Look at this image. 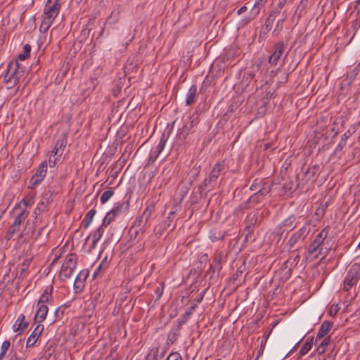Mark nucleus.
Returning <instances> with one entry per match:
<instances>
[{"label": "nucleus", "mask_w": 360, "mask_h": 360, "mask_svg": "<svg viewBox=\"0 0 360 360\" xmlns=\"http://www.w3.org/2000/svg\"><path fill=\"white\" fill-rule=\"evenodd\" d=\"M328 232L329 227L326 226L316 236L307 248V253L309 256H313L314 259H317L319 256H322V259L325 257L330 250L328 244L325 243Z\"/></svg>", "instance_id": "1"}, {"label": "nucleus", "mask_w": 360, "mask_h": 360, "mask_svg": "<svg viewBox=\"0 0 360 360\" xmlns=\"http://www.w3.org/2000/svg\"><path fill=\"white\" fill-rule=\"evenodd\" d=\"M310 232V223L307 222L304 226L294 232L288 239L287 245L289 250H294L296 245L304 240Z\"/></svg>", "instance_id": "2"}, {"label": "nucleus", "mask_w": 360, "mask_h": 360, "mask_svg": "<svg viewBox=\"0 0 360 360\" xmlns=\"http://www.w3.org/2000/svg\"><path fill=\"white\" fill-rule=\"evenodd\" d=\"M360 279V265L354 264L348 270L344 280L343 289L349 291L354 285H356Z\"/></svg>", "instance_id": "3"}, {"label": "nucleus", "mask_w": 360, "mask_h": 360, "mask_svg": "<svg viewBox=\"0 0 360 360\" xmlns=\"http://www.w3.org/2000/svg\"><path fill=\"white\" fill-rule=\"evenodd\" d=\"M77 264V256L75 254H69L65 258V261L63 264L60 271L59 273V277L61 280H66L69 278Z\"/></svg>", "instance_id": "4"}, {"label": "nucleus", "mask_w": 360, "mask_h": 360, "mask_svg": "<svg viewBox=\"0 0 360 360\" xmlns=\"http://www.w3.org/2000/svg\"><path fill=\"white\" fill-rule=\"evenodd\" d=\"M47 162H43L37 169L34 175L30 180L29 188H34L44 179L46 174Z\"/></svg>", "instance_id": "5"}, {"label": "nucleus", "mask_w": 360, "mask_h": 360, "mask_svg": "<svg viewBox=\"0 0 360 360\" xmlns=\"http://www.w3.org/2000/svg\"><path fill=\"white\" fill-rule=\"evenodd\" d=\"M29 205V202L27 200H22L20 202L17 203L14 208L13 212H16L18 210L21 209L20 212L17 214L15 219L14 220V224L20 226L21 223L27 218L28 216V212L27 211V208Z\"/></svg>", "instance_id": "6"}, {"label": "nucleus", "mask_w": 360, "mask_h": 360, "mask_svg": "<svg viewBox=\"0 0 360 360\" xmlns=\"http://www.w3.org/2000/svg\"><path fill=\"white\" fill-rule=\"evenodd\" d=\"M174 217L175 212L171 211L167 219L155 228V235L157 236L160 237L165 231L167 229L172 231L175 228V224H172Z\"/></svg>", "instance_id": "7"}, {"label": "nucleus", "mask_w": 360, "mask_h": 360, "mask_svg": "<svg viewBox=\"0 0 360 360\" xmlns=\"http://www.w3.org/2000/svg\"><path fill=\"white\" fill-rule=\"evenodd\" d=\"M22 72L19 70L18 62L10 63L8 66V70L5 79L7 82L13 81L14 84H16L19 81L20 76L22 75Z\"/></svg>", "instance_id": "8"}, {"label": "nucleus", "mask_w": 360, "mask_h": 360, "mask_svg": "<svg viewBox=\"0 0 360 360\" xmlns=\"http://www.w3.org/2000/svg\"><path fill=\"white\" fill-rule=\"evenodd\" d=\"M199 122L198 115L196 113L193 114L189 117V122L185 123L179 133V138L184 140L189 134L191 129Z\"/></svg>", "instance_id": "9"}, {"label": "nucleus", "mask_w": 360, "mask_h": 360, "mask_svg": "<svg viewBox=\"0 0 360 360\" xmlns=\"http://www.w3.org/2000/svg\"><path fill=\"white\" fill-rule=\"evenodd\" d=\"M60 8V4L57 1L48 0L44 9V15L53 20L58 15Z\"/></svg>", "instance_id": "10"}, {"label": "nucleus", "mask_w": 360, "mask_h": 360, "mask_svg": "<svg viewBox=\"0 0 360 360\" xmlns=\"http://www.w3.org/2000/svg\"><path fill=\"white\" fill-rule=\"evenodd\" d=\"M274 49V52L269 58V63L271 65H276L285 50L284 43L283 41L276 43Z\"/></svg>", "instance_id": "11"}, {"label": "nucleus", "mask_w": 360, "mask_h": 360, "mask_svg": "<svg viewBox=\"0 0 360 360\" xmlns=\"http://www.w3.org/2000/svg\"><path fill=\"white\" fill-rule=\"evenodd\" d=\"M166 141H167V137L165 136V134H162L156 148L154 150L151 151L150 156L148 158V160L147 165L153 164L156 160V159L158 158L159 155L161 153V152L164 149Z\"/></svg>", "instance_id": "12"}, {"label": "nucleus", "mask_w": 360, "mask_h": 360, "mask_svg": "<svg viewBox=\"0 0 360 360\" xmlns=\"http://www.w3.org/2000/svg\"><path fill=\"white\" fill-rule=\"evenodd\" d=\"M154 210H155V205L153 204H150L144 210L143 212L139 217V219L137 222V226H139L140 229H143L146 226Z\"/></svg>", "instance_id": "13"}, {"label": "nucleus", "mask_w": 360, "mask_h": 360, "mask_svg": "<svg viewBox=\"0 0 360 360\" xmlns=\"http://www.w3.org/2000/svg\"><path fill=\"white\" fill-rule=\"evenodd\" d=\"M89 276L87 269L82 270L76 276L74 282V288L76 292L82 291L84 287V282Z\"/></svg>", "instance_id": "14"}, {"label": "nucleus", "mask_w": 360, "mask_h": 360, "mask_svg": "<svg viewBox=\"0 0 360 360\" xmlns=\"http://www.w3.org/2000/svg\"><path fill=\"white\" fill-rule=\"evenodd\" d=\"M43 330H44L43 325H38L36 326V328L32 331V333L29 336V338L27 340V342H26L27 347H32L36 343L37 339L39 338V337L41 335Z\"/></svg>", "instance_id": "15"}, {"label": "nucleus", "mask_w": 360, "mask_h": 360, "mask_svg": "<svg viewBox=\"0 0 360 360\" xmlns=\"http://www.w3.org/2000/svg\"><path fill=\"white\" fill-rule=\"evenodd\" d=\"M66 145H67V135H66V134L63 133L60 135V138L56 143V145H55L54 148L52 150V152L54 153L55 154L58 153V156H61Z\"/></svg>", "instance_id": "16"}, {"label": "nucleus", "mask_w": 360, "mask_h": 360, "mask_svg": "<svg viewBox=\"0 0 360 360\" xmlns=\"http://www.w3.org/2000/svg\"><path fill=\"white\" fill-rule=\"evenodd\" d=\"M217 185V180L213 179L210 176L205 178L203 182L199 186V190L200 194L204 191H210Z\"/></svg>", "instance_id": "17"}, {"label": "nucleus", "mask_w": 360, "mask_h": 360, "mask_svg": "<svg viewBox=\"0 0 360 360\" xmlns=\"http://www.w3.org/2000/svg\"><path fill=\"white\" fill-rule=\"evenodd\" d=\"M37 307L38 309L34 317V321L37 323H41L47 316L49 308L47 304H37Z\"/></svg>", "instance_id": "18"}, {"label": "nucleus", "mask_w": 360, "mask_h": 360, "mask_svg": "<svg viewBox=\"0 0 360 360\" xmlns=\"http://www.w3.org/2000/svg\"><path fill=\"white\" fill-rule=\"evenodd\" d=\"M333 326V323L329 321H325L319 328L318 331L316 338V343L318 340L322 339L325 337V335L331 330Z\"/></svg>", "instance_id": "19"}, {"label": "nucleus", "mask_w": 360, "mask_h": 360, "mask_svg": "<svg viewBox=\"0 0 360 360\" xmlns=\"http://www.w3.org/2000/svg\"><path fill=\"white\" fill-rule=\"evenodd\" d=\"M283 228L284 229V231H286V233H289L290 231L295 229L297 226V222L296 221V217L293 215L290 216L285 220H283L281 223H280Z\"/></svg>", "instance_id": "20"}, {"label": "nucleus", "mask_w": 360, "mask_h": 360, "mask_svg": "<svg viewBox=\"0 0 360 360\" xmlns=\"http://www.w3.org/2000/svg\"><path fill=\"white\" fill-rule=\"evenodd\" d=\"M34 226H30L29 221H27L26 227L24 229V235L27 236V238H32L34 240H37L39 236L41 234L44 228H41L37 234L35 236L34 234Z\"/></svg>", "instance_id": "21"}, {"label": "nucleus", "mask_w": 360, "mask_h": 360, "mask_svg": "<svg viewBox=\"0 0 360 360\" xmlns=\"http://www.w3.org/2000/svg\"><path fill=\"white\" fill-rule=\"evenodd\" d=\"M25 316L23 314H20L15 324L13 326V330L15 332H18L19 330H22L28 326V322L25 321Z\"/></svg>", "instance_id": "22"}, {"label": "nucleus", "mask_w": 360, "mask_h": 360, "mask_svg": "<svg viewBox=\"0 0 360 360\" xmlns=\"http://www.w3.org/2000/svg\"><path fill=\"white\" fill-rule=\"evenodd\" d=\"M224 169H225L224 163L223 162H217L212 167L209 176H210L213 179H215L216 180H218L219 175L221 174L222 172L224 171Z\"/></svg>", "instance_id": "23"}, {"label": "nucleus", "mask_w": 360, "mask_h": 360, "mask_svg": "<svg viewBox=\"0 0 360 360\" xmlns=\"http://www.w3.org/2000/svg\"><path fill=\"white\" fill-rule=\"evenodd\" d=\"M222 259V255L221 253L215 255L213 259L212 262L210 264V269L208 273L214 274L216 271L220 270L221 269V262Z\"/></svg>", "instance_id": "24"}, {"label": "nucleus", "mask_w": 360, "mask_h": 360, "mask_svg": "<svg viewBox=\"0 0 360 360\" xmlns=\"http://www.w3.org/2000/svg\"><path fill=\"white\" fill-rule=\"evenodd\" d=\"M197 96V86L195 85H192L186 95V104L187 105H191L195 102Z\"/></svg>", "instance_id": "25"}, {"label": "nucleus", "mask_w": 360, "mask_h": 360, "mask_svg": "<svg viewBox=\"0 0 360 360\" xmlns=\"http://www.w3.org/2000/svg\"><path fill=\"white\" fill-rule=\"evenodd\" d=\"M262 198L263 196L258 193V191L255 192L245 202V205H244V208H250L252 206L255 205L262 200Z\"/></svg>", "instance_id": "26"}, {"label": "nucleus", "mask_w": 360, "mask_h": 360, "mask_svg": "<svg viewBox=\"0 0 360 360\" xmlns=\"http://www.w3.org/2000/svg\"><path fill=\"white\" fill-rule=\"evenodd\" d=\"M302 169L304 172V176L308 178V180H310L319 172L320 166L314 165L311 167H307V169L303 166Z\"/></svg>", "instance_id": "27"}, {"label": "nucleus", "mask_w": 360, "mask_h": 360, "mask_svg": "<svg viewBox=\"0 0 360 360\" xmlns=\"http://www.w3.org/2000/svg\"><path fill=\"white\" fill-rule=\"evenodd\" d=\"M271 187L272 184L266 181L265 179H264L261 189L259 188V191H258V193H259L264 197L271 191Z\"/></svg>", "instance_id": "28"}, {"label": "nucleus", "mask_w": 360, "mask_h": 360, "mask_svg": "<svg viewBox=\"0 0 360 360\" xmlns=\"http://www.w3.org/2000/svg\"><path fill=\"white\" fill-rule=\"evenodd\" d=\"M96 214V210L94 209L91 210L84 217L83 221H82V225L84 229L88 228L89 224H91L92 219Z\"/></svg>", "instance_id": "29"}, {"label": "nucleus", "mask_w": 360, "mask_h": 360, "mask_svg": "<svg viewBox=\"0 0 360 360\" xmlns=\"http://www.w3.org/2000/svg\"><path fill=\"white\" fill-rule=\"evenodd\" d=\"M20 229V226L15 224H13L11 227L8 229L5 235V239L9 240L11 239L13 236Z\"/></svg>", "instance_id": "30"}, {"label": "nucleus", "mask_w": 360, "mask_h": 360, "mask_svg": "<svg viewBox=\"0 0 360 360\" xmlns=\"http://www.w3.org/2000/svg\"><path fill=\"white\" fill-rule=\"evenodd\" d=\"M53 21V19L44 16V18L41 22V24L40 25L39 30L41 32H46L48 30V29L49 28V27Z\"/></svg>", "instance_id": "31"}, {"label": "nucleus", "mask_w": 360, "mask_h": 360, "mask_svg": "<svg viewBox=\"0 0 360 360\" xmlns=\"http://www.w3.org/2000/svg\"><path fill=\"white\" fill-rule=\"evenodd\" d=\"M259 211H255L253 214H249L247 217V224L251 226H255L259 219Z\"/></svg>", "instance_id": "32"}, {"label": "nucleus", "mask_w": 360, "mask_h": 360, "mask_svg": "<svg viewBox=\"0 0 360 360\" xmlns=\"http://www.w3.org/2000/svg\"><path fill=\"white\" fill-rule=\"evenodd\" d=\"M312 345H313V338H311L310 340H307L300 350V356L305 355L311 349Z\"/></svg>", "instance_id": "33"}, {"label": "nucleus", "mask_w": 360, "mask_h": 360, "mask_svg": "<svg viewBox=\"0 0 360 360\" xmlns=\"http://www.w3.org/2000/svg\"><path fill=\"white\" fill-rule=\"evenodd\" d=\"M31 51V46L30 44H25L23 46V53L18 55V59L24 60L30 56Z\"/></svg>", "instance_id": "34"}, {"label": "nucleus", "mask_w": 360, "mask_h": 360, "mask_svg": "<svg viewBox=\"0 0 360 360\" xmlns=\"http://www.w3.org/2000/svg\"><path fill=\"white\" fill-rule=\"evenodd\" d=\"M329 343H330V337L325 338L321 341V342L320 343L319 347H317L318 353L319 354H323L326 351V347L329 345Z\"/></svg>", "instance_id": "35"}, {"label": "nucleus", "mask_w": 360, "mask_h": 360, "mask_svg": "<svg viewBox=\"0 0 360 360\" xmlns=\"http://www.w3.org/2000/svg\"><path fill=\"white\" fill-rule=\"evenodd\" d=\"M263 179H255L252 185L250 186V189L252 191H259V188L261 189V187H262V181H263Z\"/></svg>", "instance_id": "36"}, {"label": "nucleus", "mask_w": 360, "mask_h": 360, "mask_svg": "<svg viewBox=\"0 0 360 360\" xmlns=\"http://www.w3.org/2000/svg\"><path fill=\"white\" fill-rule=\"evenodd\" d=\"M284 233H286V231H284V229L281 224L277 225L273 231V234L278 238V241L281 239Z\"/></svg>", "instance_id": "37"}, {"label": "nucleus", "mask_w": 360, "mask_h": 360, "mask_svg": "<svg viewBox=\"0 0 360 360\" xmlns=\"http://www.w3.org/2000/svg\"><path fill=\"white\" fill-rule=\"evenodd\" d=\"M60 156H58V154H55L54 153H53L51 151V153L49 156V160H48V162H47V165H49V166L50 167H55V165H56V163L58 162V158Z\"/></svg>", "instance_id": "38"}, {"label": "nucleus", "mask_w": 360, "mask_h": 360, "mask_svg": "<svg viewBox=\"0 0 360 360\" xmlns=\"http://www.w3.org/2000/svg\"><path fill=\"white\" fill-rule=\"evenodd\" d=\"M254 231V226L247 224L243 233L245 241H248L249 237L252 235Z\"/></svg>", "instance_id": "39"}, {"label": "nucleus", "mask_w": 360, "mask_h": 360, "mask_svg": "<svg viewBox=\"0 0 360 360\" xmlns=\"http://www.w3.org/2000/svg\"><path fill=\"white\" fill-rule=\"evenodd\" d=\"M115 217L116 215L111 211L108 212L103 221L102 226H107L111 221L114 220Z\"/></svg>", "instance_id": "40"}, {"label": "nucleus", "mask_w": 360, "mask_h": 360, "mask_svg": "<svg viewBox=\"0 0 360 360\" xmlns=\"http://www.w3.org/2000/svg\"><path fill=\"white\" fill-rule=\"evenodd\" d=\"M114 192L112 190H108L103 192L101 196V202L102 203H105L110 197L112 196Z\"/></svg>", "instance_id": "41"}, {"label": "nucleus", "mask_w": 360, "mask_h": 360, "mask_svg": "<svg viewBox=\"0 0 360 360\" xmlns=\"http://www.w3.org/2000/svg\"><path fill=\"white\" fill-rule=\"evenodd\" d=\"M299 261H300V255H297L294 258H289L285 262V268H288V267L290 268L294 264V263L296 265L299 262Z\"/></svg>", "instance_id": "42"}, {"label": "nucleus", "mask_w": 360, "mask_h": 360, "mask_svg": "<svg viewBox=\"0 0 360 360\" xmlns=\"http://www.w3.org/2000/svg\"><path fill=\"white\" fill-rule=\"evenodd\" d=\"M51 297L42 294L37 304H51Z\"/></svg>", "instance_id": "43"}, {"label": "nucleus", "mask_w": 360, "mask_h": 360, "mask_svg": "<svg viewBox=\"0 0 360 360\" xmlns=\"http://www.w3.org/2000/svg\"><path fill=\"white\" fill-rule=\"evenodd\" d=\"M124 205V202H117L114 207L110 211L117 216V214L122 212V210L123 209Z\"/></svg>", "instance_id": "44"}, {"label": "nucleus", "mask_w": 360, "mask_h": 360, "mask_svg": "<svg viewBox=\"0 0 360 360\" xmlns=\"http://www.w3.org/2000/svg\"><path fill=\"white\" fill-rule=\"evenodd\" d=\"M103 226H101L100 227H98L94 232V233L93 234V238L94 239H96V240H99L100 238H101L103 233Z\"/></svg>", "instance_id": "45"}, {"label": "nucleus", "mask_w": 360, "mask_h": 360, "mask_svg": "<svg viewBox=\"0 0 360 360\" xmlns=\"http://www.w3.org/2000/svg\"><path fill=\"white\" fill-rule=\"evenodd\" d=\"M151 352L153 353V356H151V353H149L146 360H158V348L153 349Z\"/></svg>", "instance_id": "46"}, {"label": "nucleus", "mask_w": 360, "mask_h": 360, "mask_svg": "<svg viewBox=\"0 0 360 360\" xmlns=\"http://www.w3.org/2000/svg\"><path fill=\"white\" fill-rule=\"evenodd\" d=\"M166 360H182V358L179 353L175 352H172L167 356Z\"/></svg>", "instance_id": "47"}, {"label": "nucleus", "mask_w": 360, "mask_h": 360, "mask_svg": "<svg viewBox=\"0 0 360 360\" xmlns=\"http://www.w3.org/2000/svg\"><path fill=\"white\" fill-rule=\"evenodd\" d=\"M11 346V343L8 340H6L4 342H3L2 345H1V352L3 353L4 354H6L7 350L8 349V348L10 347Z\"/></svg>", "instance_id": "48"}, {"label": "nucleus", "mask_w": 360, "mask_h": 360, "mask_svg": "<svg viewBox=\"0 0 360 360\" xmlns=\"http://www.w3.org/2000/svg\"><path fill=\"white\" fill-rule=\"evenodd\" d=\"M60 307L57 308L54 311V316L52 317L51 316H49V320L50 321L51 323H53L56 321L57 319L59 317V312H60Z\"/></svg>", "instance_id": "49"}, {"label": "nucleus", "mask_w": 360, "mask_h": 360, "mask_svg": "<svg viewBox=\"0 0 360 360\" xmlns=\"http://www.w3.org/2000/svg\"><path fill=\"white\" fill-rule=\"evenodd\" d=\"M47 204H48L47 201H44V200L40 201L37 204V206L36 207L37 208V211L43 212L45 210V208L46 207Z\"/></svg>", "instance_id": "50"}, {"label": "nucleus", "mask_w": 360, "mask_h": 360, "mask_svg": "<svg viewBox=\"0 0 360 360\" xmlns=\"http://www.w3.org/2000/svg\"><path fill=\"white\" fill-rule=\"evenodd\" d=\"M281 12V10L280 8H274L269 13V16L271 18H274V20L276 19V16Z\"/></svg>", "instance_id": "51"}, {"label": "nucleus", "mask_w": 360, "mask_h": 360, "mask_svg": "<svg viewBox=\"0 0 360 360\" xmlns=\"http://www.w3.org/2000/svg\"><path fill=\"white\" fill-rule=\"evenodd\" d=\"M274 20H274V18H271L269 17L266 18L265 22V27L267 31H270L271 30Z\"/></svg>", "instance_id": "52"}, {"label": "nucleus", "mask_w": 360, "mask_h": 360, "mask_svg": "<svg viewBox=\"0 0 360 360\" xmlns=\"http://www.w3.org/2000/svg\"><path fill=\"white\" fill-rule=\"evenodd\" d=\"M245 270V264L243 263L242 265H240V266L238 268V269H237V271H236V274H235V276H236L235 279H236V278H238L239 276H242V274L244 273Z\"/></svg>", "instance_id": "53"}, {"label": "nucleus", "mask_w": 360, "mask_h": 360, "mask_svg": "<svg viewBox=\"0 0 360 360\" xmlns=\"http://www.w3.org/2000/svg\"><path fill=\"white\" fill-rule=\"evenodd\" d=\"M211 234L210 235V238L211 239V240L212 242H214L216 240H223L224 238V235H221L220 236V234L219 233L217 236L215 234V233H212L211 232L210 233Z\"/></svg>", "instance_id": "54"}, {"label": "nucleus", "mask_w": 360, "mask_h": 360, "mask_svg": "<svg viewBox=\"0 0 360 360\" xmlns=\"http://www.w3.org/2000/svg\"><path fill=\"white\" fill-rule=\"evenodd\" d=\"M195 307H196L195 305H193V306L191 307L189 309H188L184 316V318L188 319L192 314L193 311L195 309Z\"/></svg>", "instance_id": "55"}, {"label": "nucleus", "mask_w": 360, "mask_h": 360, "mask_svg": "<svg viewBox=\"0 0 360 360\" xmlns=\"http://www.w3.org/2000/svg\"><path fill=\"white\" fill-rule=\"evenodd\" d=\"M360 71V63L353 69L351 76L356 77Z\"/></svg>", "instance_id": "56"}, {"label": "nucleus", "mask_w": 360, "mask_h": 360, "mask_svg": "<svg viewBox=\"0 0 360 360\" xmlns=\"http://www.w3.org/2000/svg\"><path fill=\"white\" fill-rule=\"evenodd\" d=\"M325 213V208H321V207H319L315 212V214L318 215L319 217H321L324 215Z\"/></svg>", "instance_id": "57"}, {"label": "nucleus", "mask_w": 360, "mask_h": 360, "mask_svg": "<svg viewBox=\"0 0 360 360\" xmlns=\"http://www.w3.org/2000/svg\"><path fill=\"white\" fill-rule=\"evenodd\" d=\"M267 0H257L256 3L254 4L253 7H252V9L257 6V7H260L262 6H263V4Z\"/></svg>", "instance_id": "58"}, {"label": "nucleus", "mask_w": 360, "mask_h": 360, "mask_svg": "<svg viewBox=\"0 0 360 360\" xmlns=\"http://www.w3.org/2000/svg\"><path fill=\"white\" fill-rule=\"evenodd\" d=\"M52 291L53 287L50 286L49 288H46L43 294L51 297Z\"/></svg>", "instance_id": "59"}, {"label": "nucleus", "mask_w": 360, "mask_h": 360, "mask_svg": "<svg viewBox=\"0 0 360 360\" xmlns=\"http://www.w3.org/2000/svg\"><path fill=\"white\" fill-rule=\"evenodd\" d=\"M350 136V132L348 131L347 133H345L342 136V142H345V141L349 138Z\"/></svg>", "instance_id": "60"}, {"label": "nucleus", "mask_w": 360, "mask_h": 360, "mask_svg": "<svg viewBox=\"0 0 360 360\" xmlns=\"http://www.w3.org/2000/svg\"><path fill=\"white\" fill-rule=\"evenodd\" d=\"M248 10L245 6H242L237 12L238 15H240L243 13L245 12Z\"/></svg>", "instance_id": "61"}, {"label": "nucleus", "mask_w": 360, "mask_h": 360, "mask_svg": "<svg viewBox=\"0 0 360 360\" xmlns=\"http://www.w3.org/2000/svg\"><path fill=\"white\" fill-rule=\"evenodd\" d=\"M129 233H131V236L134 235V238H136V236L138 235L139 231L137 230H133V227H131L129 230Z\"/></svg>", "instance_id": "62"}, {"label": "nucleus", "mask_w": 360, "mask_h": 360, "mask_svg": "<svg viewBox=\"0 0 360 360\" xmlns=\"http://www.w3.org/2000/svg\"><path fill=\"white\" fill-rule=\"evenodd\" d=\"M163 292V288L162 287H158L156 290V293L158 294V297H160Z\"/></svg>", "instance_id": "63"}, {"label": "nucleus", "mask_w": 360, "mask_h": 360, "mask_svg": "<svg viewBox=\"0 0 360 360\" xmlns=\"http://www.w3.org/2000/svg\"><path fill=\"white\" fill-rule=\"evenodd\" d=\"M203 296H204V293H200V295H199V296L198 297H196L195 300L196 301V302H198V303L200 302L203 298Z\"/></svg>", "instance_id": "64"}]
</instances>
